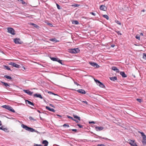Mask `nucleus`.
Returning a JSON list of instances; mask_svg holds the SVG:
<instances>
[{
    "label": "nucleus",
    "mask_w": 146,
    "mask_h": 146,
    "mask_svg": "<svg viewBox=\"0 0 146 146\" xmlns=\"http://www.w3.org/2000/svg\"><path fill=\"white\" fill-rule=\"evenodd\" d=\"M21 127L24 129H25L26 130L30 131L31 132H37V131L33 129V128L27 126L22 124L21 125Z\"/></svg>",
    "instance_id": "1"
},
{
    "label": "nucleus",
    "mask_w": 146,
    "mask_h": 146,
    "mask_svg": "<svg viewBox=\"0 0 146 146\" xmlns=\"http://www.w3.org/2000/svg\"><path fill=\"white\" fill-rule=\"evenodd\" d=\"M2 107L3 108L13 112L15 113V111L14 109H13V108L9 106L4 105L2 106Z\"/></svg>",
    "instance_id": "2"
},
{
    "label": "nucleus",
    "mask_w": 146,
    "mask_h": 146,
    "mask_svg": "<svg viewBox=\"0 0 146 146\" xmlns=\"http://www.w3.org/2000/svg\"><path fill=\"white\" fill-rule=\"evenodd\" d=\"M79 50L78 48L71 49L69 50V52L71 53H76L79 52Z\"/></svg>",
    "instance_id": "3"
},
{
    "label": "nucleus",
    "mask_w": 146,
    "mask_h": 146,
    "mask_svg": "<svg viewBox=\"0 0 146 146\" xmlns=\"http://www.w3.org/2000/svg\"><path fill=\"white\" fill-rule=\"evenodd\" d=\"M128 143L131 146H138L134 140H128Z\"/></svg>",
    "instance_id": "4"
},
{
    "label": "nucleus",
    "mask_w": 146,
    "mask_h": 146,
    "mask_svg": "<svg viewBox=\"0 0 146 146\" xmlns=\"http://www.w3.org/2000/svg\"><path fill=\"white\" fill-rule=\"evenodd\" d=\"M7 29V32L8 33L13 35H15V31L13 28L11 27H8Z\"/></svg>",
    "instance_id": "5"
},
{
    "label": "nucleus",
    "mask_w": 146,
    "mask_h": 146,
    "mask_svg": "<svg viewBox=\"0 0 146 146\" xmlns=\"http://www.w3.org/2000/svg\"><path fill=\"white\" fill-rule=\"evenodd\" d=\"M9 64L12 66L14 67H16L17 68H19L20 67V66L19 65L13 62H10L9 63Z\"/></svg>",
    "instance_id": "6"
},
{
    "label": "nucleus",
    "mask_w": 146,
    "mask_h": 146,
    "mask_svg": "<svg viewBox=\"0 0 146 146\" xmlns=\"http://www.w3.org/2000/svg\"><path fill=\"white\" fill-rule=\"evenodd\" d=\"M90 64L92 66L96 67L97 68L99 67V66L96 63L94 62H90Z\"/></svg>",
    "instance_id": "7"
},
{
    "label": "nucleus",
    "mask_w": 146,
    "mask_h": 146,
    "mask_svg": "<svg viewBox=\"0 0 146 146\" xmlns=\"http://www.w3.org/2000/svg\"><path fill=\"white\" fill-rule=\"evenodd\" d=\"M77 91L78 93L82 94H84L86 93V92L83 89H79L77 90Z\"/></svg>",
    "instance_id": "8"
},
{
    "label": "nucleus",
    "mask_w": 146,
    "mask_h": 146,
    "mask_svg": "<svg viewBox=\"0 0 146 146\" xmlns=\"http://www.w3.org/2000/svg\"><path fill=\"white\" fill-rule=\"evenodd\" d=\"M14 42L16 44H21V42L20 41V39L19 38H16L14 40Z\"/></svg>",
    "instance_id": "9"
},
{
    "label": "nucleus",
    "mask_w": 146,
    "mask_h": 146,
    "mask_svg": "<svg viewBox=\"0 0 146 146\" xmlns=\"http://www.w3.org/2000/svg\"><path fill=\"white\" fill-rule=\"evenodd\" d=\"M100 9L101 10L104 11H106L107 9V7L104 5H101Z\"/></svg>",
    "instance_id": "10"
},
{
    "label": "nucleus",
    "mask_w": 146,
    "mask_h": 146,
    "mask_svg": "<svg viewBox=\"0 0 146 146\" xmlns=\"http://www.w3.org/2000/svg\"><path fill=\"white\" fill-rule=\"evenodd\" d=\"M23 91L25 93H26L30 95H32L33 94V92H31L29 90H23Z\"/></svg>",
    "instance_id": "11"
},
{
    "label": "nucleus",
    "mask_w": 146,
    "mask_h": 146,
    "mask_svg": "<svg viewBox=\"0 0 146 146\" xmlns=\"http://www.w3.org/2000/svg\"><path fill=\"white\" fill-rule=\"evenodd\" d=\"M95 128L96 130L98 131L102 130L104 128L102 127H96Z\"/></svg>",
    "instance_id": "12"
},
{
    "label": "nucleus",
    "mask_w": 146,
    "mask_h": 146,
    "mask_svg": "<svg viewBox=\"0 0 146 146\" xmlns=\"http://www.w3.org/2000/svg\"><path fill=\"white\" fill-rule=\"evenodd\" d=\"M34 96L36 97L42 99L43 98L40 94H36L34 95Z\"/></svg>",
    "instance_id": "13"
},
{
    "label": "nucleus",
    "mask_w": 146,
    "mask_h": 146,
    "mask_svg": "<svg viewBox=\"0 0 146 146\" xmlns=\"http://www.w3.org/2000/svg\"><path fill=\"white\" fill-rule=\"evenodd\" d=\"M46 108L47 110L53 112H55V110L53 109L50 108L48 106H46Z\"/></svg>",
    "instance_id": "14"
},
{
    "label": "nucleus",
    "mask_w": 146,
    "mask_h": 146,
    "mask_svg": "<svg viewBox=\"0 0 146 146\" xmlns=\"http://www.w3.org/2000/svg\"><path fill=\"white\" fill-rule=\"evenodd\" d=\"M111 69L112 70L116 71V72H119V70L115 66L112 67Z\"/></svg>",
    "instance_id": "15"
},
{
    "label": "nucleus",
    "mask_w": 146,
    "mask_h": 146,
    "mask_svg": "<svg viewBox=\"0 0 146 146\" xmlns=\"http://www.w3.org/2000/svg\"><path fill=\"white\" fill-rule=\"evenodd\" d=\"M42 143L44 144V146H47L48 145V143L46 140H44L42 142Z\"/></svg>",
    "instance_id": "16"
},
{
    "label": "nucleus",
    "mask_w": 146,
    "mask_h": 146,
    "mask_svg": "<svg viewBox=\"0 0 146 146\" xmlns=\"http://www.w3.org/2000/svg\"><path fill=\"white\" fill-rule=\"evenodd\" d=\"M25 102L27 104H30V105H31L33 106H34V104L33 103L29 101L28 100H26Z\"/></svg>",
    "instance_id": "17"
},
{
    "label": "nucleus",
    "mask_w": 146,
    "mask_h": 146,
    "mask_svg": "<svg viewBox=\"0 0 146 146\" xmlns=\"http://www.w3.org/2000/svg\"><path fill=\"white\" fill-rule=\"evenodd\" d=\"M120 74L123 77H127V76L123 72H120Z\"/></svg>",
    "instance_id": "18"
},
{
    "label": "nucleus",
    "mask_w": 146,
    "mask_h": 146,
    "mask_svg": "<svg viewBox=\"0 0 146 146\" xmlns=\"http://www.w3.org/2000/svg\"><path fill=\"white\" fill-rule=\"evenodd\" d=\"M50 41H52V42H58L59 41L57 40H56L55 39V38H52V39H50Z\"/></svg>",
    "instance_id": "19"
},
{
    "label": "nucleus",
    "mask_w": 146,
    "mask_h": 146,
    "mask_svg": "<svg viewBox=\"0 0 146 146\" xmlns=\"http://www.w3.org/2000/svg\"><path fill=\"white\" fill-rule=\"evenodd\" d=\"M0 129H1L5 132L7 131L8 130V129L7 128H4L3 127V126H2V127H0Z\"/></svg>",
    "instance_id": "20"
},
{
    "label": "nucleus",
    "mask_w": 146,
    "mask_h": 146,
    "mask_svg": "<svg viewBox=\"0 0 146 146\" xmlns=\"http://www.w3.org/2000/svg\"><path fill=\"white\" fill-rule=\"evenodd\" d=\"M110 79L111 80L114 81L117 79V78L116 77H110Z\"/></svg>",
    "instance_id": "21"
},
{
    "label": "nucleus",
    "mask_w": 146,
    "mask_h": 146,
    "mask_svg": "<svg viewBox=\"0 0 146 146\" xmlns=\"http://www.w3.org/2000/svg\"><path fill=\"white\" fill-rule=\"evenodd\" d=\"M50 58L51 60L53 61H58V58H55L54 57H52Z\"/></svg>",
    "instance_id": "22"
},
{
    "label": "nucleus",
    "mask_w": 146,
    "mask_h": 146,
    "mask_svg": "<svg viewBox=\"0 0 146 146\" xmlns=\"http://www.w3.org/2000/svg\"><path fill=\"white\" fill-rule=\"evenodd\" d=\"M73 116L75 118L78 119L79 121L80 120V117H78L75 115H73Z\"/></svg>",
    "instance_id": "23"
},
{
    "label": "nucleus",
    "mask_w": 146,
    "mask_h": 146,
    "mask_svg": "<svg viewBox=\"0 0 146 146\" xmlns=\"http://www.w3.org/2000/svg\"><path fill=\"white\" fill-rule=\"evenodd\" d=\"M2 83L4 85L5 87H7V86H9V85L7 83H6L4 82H2Z\"/></svg>",
    "instance_id": "24"
},
{
    "label": "nucleus",
    "mask_w": 146,
    "mask_h": 146,
    "mask_svg": "<svg viewBox=\"0 0 146 146\" xmlns=\"http://www.w3.org/2000/svg\"><path fill=\"white\" fill-rule=\"evenodd\" d=\"M102 16L103 17L106 18L107 20H108L109 19V17L107 15H103Z\"/></svg>",
    "instance_id": "25"
},
{
    "label": "nucleus",
    "mask_w": 146,
    "mask_h": 146,
    "mask_svg": "<svg viewBox=\"0 0 146 146\" xmlns=\"http://www.w3.org/2000/svg\"><path fill=\"white\" fill-rule=\"evenodd\" d=\"M99 86L101 88H104L105 87L104 85L101 82L100 84L99 85Z\"/></svg>",
    "instance_id": "26"
},
{
    "label": "nucleus",
    "mask_w": 146,
    "mask_h": 146,
    "mask_svg": "<svg viewBox=\"0 0 146 146\" xmlns=\"http://www.w3.org/2000/svg\"><path fill=\"white\" fill-rule=\"evenodd\" d=\"M94 80L98 85H99L100 83H101V82L98 80L94 79Z\"/></svg>",
    "instance_id": "27"
},
{
    "label": "nucleus",
    "mask_w": 146,
    "mask_h": 146,
    "mask_svg": "<svg viewBox=\"0 0 146 146\" xmlns=\"http://www.w3.org/2000/svg\"><path fill=\"white\" fill-rule=\"evenodd\" d=\"M4 77H5V78H7V79H9L10 80H11L12 79L11 77L9 76L5 75V76H4Z\"/></svg>",
    "instance_id": "28"
},
{
    "label": "nucleus",
    "mask_w": 146,
    "mask_h": 146,
    "mask_svg": "<svg viewBox=\"0 0 146 146\" xmlns=\"http://www.w3.org/2000/svg\"><path fill=\"white\" fill-rule=\"evenodd\" d=\"M31 25H33L34 27L36 28H37L38 27H39V26H38L37 25H36V24H34L33 23H31Z\"/></svg>",
    "instance_id": "29"
},
{
    "label": "nucleus",
    "mask_w": 146,
    "mask_h": 146,
    "mask_svg": "<svg viewBox=\"0 0 146 146\" xmlns=\"http://www.w3.org/2000/svg\"><path fill=\"white\" fill-rule=\"evenodd\" d=\"M72 23L77 25L79 23L77 21H72Z\"/></svg>",
    "instance_id": "30"
},
{
    "label": "nucleus",
    "mask_w": 146,
    "mask_h": 146,
    "mask_svg": "<svg viewBox=\"0 0 146 146\" xmlns=\"http://www.w3.org/2000/svg\"><path fill=\"white\" fill-rule=\"evenodd\" d=\"M142 142L143 145H146V139H143Z\"/></svg>",
    "instance_id": "31"
},
{
    "label": "nucleus",
    "mask_w": 146,
    "mask_h": 146,
    "mask_svg": "<svg viewBox=\"0 0 146 146\" xmlns=\"http://www.w3.org/2000/svg\"><path fill=\"white\" fill-rule=\"evenodd\" d=\"M29 119L31 120H33V121H35L36 120L34 119L31 116H30L29 117Z\"/></svg>",
    "instance_id": "32"
},
{
    "label": "nucleus",
    "mask_w": 146,
    "mask_h": 146,
    "mask_svg": "<svg viewBox=\"0 0 146 146\" xmlns=\"http://www.w3.org/2000/svg\"><path fill=\"white\" fill-rule=\"evenodd\" d=\"M115 22L117 23L118 24L120 25H121V23L120 22H119L118 21V20H115Z\"/></svg>",
    "instance_id": "33"
},
{
    "label": "nucleus",
    "mask_w": 146,
    "mask_h": 146,
    "mask_svg": "<svg viewBox=\"0 0 146 146\" xmlns=\"http://www.w3.org/2000/svg\"><path fill=\"white\" fill-rule=\"evenodd\" d=\"M143 58L145 59H146V54L144 53L143 55Z\"/></svg>",
    "instance_id": "34"
},
{
    "label": "nucleus",
    "mask_w": 146,
    "mask_h": 146,
    "mask_svg": "<svg viewBox=\"0 0 146 146\" xmlns=\"http://www.w3.org/2000/svg\"><path fill=\"white\" fill-rule=\"evenodd\" d=\"M4 67L7 70H10V68L8 66H5Z\"/></svg>",
    "instance_id": "35"
},
{
    "label": "nucleus",
    "mask_w": 146,
    "mask_h": 146,
    "mask_svg": "<svg viewBox=\"0 0 146 146\" xmlns=\"http://www.w3.org/2000/svg\"><path fill=\"white\" fill-rule=\"evenodd\" d=\"M56 5L57 6V8L59 9H61V8L60 7V6H59V5H58V4L57 3H56Z\"/></svg>",
    "instance_id": "36"
},
{
    "label": "nucleus",
    "mask_w": 146,
    "mask_h": 146,
    "mask_svg": "<svg viewBox=\"0 0 146 146\" xmlns=\"http://www.w3.org/2000/svg\"><path fill=\"white\" fill-rule=\"evenodd\" d=\"M115 32L117 33L118 35H121V34L119 31H115Z\"/></svg>",
    "instance_id": "37"
},
{
    "label": "nucleus",
    "mask_w": 146,
    "mask_h": 146,
    "mask_svg": "<svg viewBox=\"0 0 146 146\" xmlns=\"http://www.w3.org/2000/svg\"><path fill=\"white\" fill-rule=\"evenodd\" d=\"M57 61L58 62L62 64H63L62 62V60H60L59 58H58V61Z\"/></svg>",
    "instance_id": "38"
},
{
    "label": "nucleus",
    "mask_w": 146,
    "mask_h": 146,
    "mask_svg": "<svg viewBox=\"0 0 146 146\" xmlns=\"http://www.w3.org/2000/svg\"><path fill=\"white\" fill-rule=\"evenodd\" d=\"M34 146H42V145H41L34 143Z\"/></svg>",
    "instance_id": "39"
},
{
    "label": "nucleus",
    "mask_w": 146,
    "mask_h": 146,
    "mask_svg": "<svg viewBox=\"0 0 146 146\" xmlns=\"http://www.w3.org/2000/svg\"><path fill=\"white\" fill-rule=\"evenodd\" d=\"M138 132L141 134V135H142V136H144V135H145L144 133L143 132H140V131H139Z\"/></svg>",
    "instance_id": "40"
},
{
    "label": "nucleus",
    "mask_w": 146,
    "mask_h": 146,
    "mask_svg": "<svg viewBox=\"0 0 146 146\" xmlns=\"http://www.w3.org/2000/svg\"><path fill=\"white\" fill-rule=\"evenodd\" d=\"M82 102H83L84 103H85V104H86V105H88V103L87 102L85 101H82L81 100H80Z\"/></svg>",
    "instance_id": "41"
},
{
    "label": "nucleus",
    "mask_w": 146,
    "mask_h": 146,
    "mask_svg": "<svg viewBox=\"0 0 146 146\" xmlns=\"http://www.w3.org/2000/svg\"><path fill=\"white\" fill-rule=\"evenodd\" d=\"M63 126L64 127H69V125H67L66 124H64L63 125Z\"/></svg>",
    "instance_id": "42"
},
{
    "label": "nucleus",
    "mask_w": 146,
    "mask_h": 146,
    "mask_svg": "<svg viewBox=\"0 0 146 146\" xmlns=\"http://www.w3.org/2000/svg\"><path fill=\"white\" fill-rule=\"evenodd\" d=\"M71 130L72 131H74L75 132H76L77 131V130L76 129H71L69 130Z\"/></svg>",
    "instance_id": "43"
},
{
    "label": "nucleus",
    "mask_w": 146,
    "mask_h": 146,
    "mask_svg": "<svg viewBox=\"0 0 146 146\" xmlns=\"http://www.w3.org/2000/svg\"><path fill=\"white\" fill-rule=\"evenodd\" d=\"M99 137L100 138H102V139H106V140H108V139L107 138H106L102 137H100V136H99Z\"/></svg>",
    "instance_id": "44"
},
{
    "label": "nucleus",
    "mask_w": 146,
    "mask_h": 146,
    "mask_svg": "<svg viewBox=\"0 0 146 146\" xmlns=\"http://www.w3.org/2000/svg\"><path fill=\"white\" fill-rule=\"evenodd\" d=\"M90 13L94 16H95L96 15V14L95 13L92 12H90Z\"/></svg>",
    "instance_id": "45"
},
{
    "label": "nucleus",
    "mask_w": 146,
    "mask_h": 146,
    "mask_svg": "<svg viewBox=\"0 0 146 146\" xmlns=\"http://www.w3.org/2000/svg\"><path fill=\"white\" fill-rule=\"evenodd\" d=\"M143 139H145L146 138V136L145 135L142 136Z\"/></svg>",
    "instance_id": "46"
},
{
    "label": "nucleus",
    "mask_w": 146,
    "mask_h": 146,
    "mask_svg": "<svg viewBox=\"0 0 146 146\" xmlns=\"http://www.w3.org/2000/svg\"><path fill=\"white\" fill-rule=\"evenodd\" d=\"M77 125L80 128H82V127H83V126L81 125H80V124H77Z\"/></svg>",
    "instance_id": "47"
},
{
    "label": "nucleus",
    "mask_w": 146,
    "mask_h": 146,
    "mask_svg": "<svg viewBox=\"0 0 146 146\" xmlns=\"http://www.w3.org/2000/svg\"><path fill=\"white\" fill-rule=\"evenodd\" d=\"M97 146H105V145L104 144H98Z\"/></svg>",
    "instance_id": "48"
},
{
    "label": "nucleus",
    "mask_w": 146,
    "mask_h": 146,
    "mask_svg": "<svg viewBox=\"0 0 146 146\" xmlns=\"http://www.w3.org/2000/svg\"><path fill=\"white\" fill-rule=\"evenodd\" d=\"M136 38L137 39L139 40L140 39V36H138L137 35L136 36Z\"/></svg>",
    "instance_id": "49"
},
{
    "label": "nucleus",
    "mask_w": 146,
    "mask_h": 146,
    "mask_svg": "<svg viewBox=\"0 0 146 146\" xmlns=\"http://www.w3.org/2000/svg\"><path fill=\"white\" fill-rule=\"evenodd\" d=\"M18 1H20L22 3H25L24 1L23 0H18Z\"/></svg>",
    "instance_id": "50"
},
{
    "label": "nucleus",
    "mask_w": 146,
    "mask_h": 146,
    "mask_svg": "<svg viewBox=\"0 0 146 146\" xmlns=\"http://www.w3.org/2000/svg\"><path fill=\"white\" fill-rule=\"evenodd\" d=\"M68 117L69 118L71 119H72L73 120H74V119H73V118L71 116H68Z\"/></svg>",
    "instance_id": "51"
},
{
    "label": "nucleus",
    "mask_w": 146,
    "mask_h": 146,
    "mask_svg": "<svg viewBox=\"0 0 146 146\" xmlns=\"http://www.w3.org/2000/svg\"><path fill=\"white\" fill-rule=\"evenodd\" d=\"M137 100L140 102L141 101V100L139 99H137Z\"/></svg>",
    "instance_id": "52"
},
{
    "label": "nucleus",
    "mask_w": 146,
    "mask_h": 146,
    "mask_svg": "<svg viewBox=\"0 0 146 146\" xmlns=\"http://www.w3.org/2000/svg\"><path fill=\"white\" fill-rule=\"evenodd\" d=\"M89 123H95V122H94V121H91V122H89Z\"/></svg>",
    "instance_id": "53"
},
{
    "label": "nucleus",
    "mask_w": 146,
    "mask_h": 146,
    "mask_svg": "<svg viewBox=\"0 0 146 146\" xmlns=\"http://www.w3.org/2000/svg\"><path fill=\"white\" fill-rule=\"evenodd\" d=\"M73 120L75 121H76V123H78V121L76 119H74Z\"/></svg>",
    "instance_id": "54"
},
{
    "label": "nucleus",
    "mask_w": 146,
    "mask_h": 146,
    "mask_svg": "<svg viewBox=\"0 0 146 146\" xmlns=\"http://www.w3.org/2000/svg\"><path fill=\"white\" fill-rule=\"evenodd\" d=\"M74 83L76 84L77 86H78V85H79V84H78L77 82H74Z\"/></svg>",
    "instance_id": "55"
},
{
    "label": "nucleus",
    "mask_w": 146,
    "mask_h": 146,
    "mask_svg": "<svg viewBox=\"0 0 146 146\" xmlns=\"http://www.w3.org/2000/svg\"><path fill=\"white\" fill-rule=\"evenodd\" d=\"M2 125V124L1 121H0V126H1Z\"/></svg>",
    "instance_id": "56"
},
{
    "label": "nucleus",
    "mask_w": 146,
    "mask_h": 146,
    "mask_svg": "<svg viewBox=\"0 0 146 146\" xmlns=\"http://www.w3.org/2000/svg\"><path fill=\"white\" fill-rule=\"evenodd\" d=\"M111 47H113L114 46H115V45H111Z\"/></svg>",
    "instance_id": "57"
},
{
    "label": "nucleus",
    "mask_w": 146,
    "mask_h": 146,
    "mask_svg": "<svg viewBox=\"0 0 146 146\" xmlns=\"http://www.w3.org/2000/svg\"><path fill=\"white\" fill-rule=\"evenodd\" d=\"M49 93H52V94H54V95H56V94H53L52 92H49Z\"/></svg>",
    "instance_id": "58"
},
{
    "label": "nucleus",
    "mask_w": 146,
    "mask_h": 146,
    "mask_svg": "<svg viewBox=\"0 0 146 146\" xmlns=\"http://www.w3.org/2000/svg\"><path fill=\"white\" fill-rule=\"evenodd\" d=\"M140 35H141L143 36V33H141L140 34Z\"/></svg>",
    "instance_id": "59"
},
{
    "label": "nucleus",
    "mask_w": 146,
    "mask_h": 146,
    "mask_svg": "<svg viewBox=\"0 0 146 146\" xmlns=\"http://www.w3.org/2000/svg\"><path fill=\"white\" fill-rule=\"evenodd\" d=\"M50 106H51L52 107H53V105L52 104H50Z\"/></svg>",
    "instance_id": "60"
},
{
    "label": "nucleus",
    "mask_w": 146,
    "mask_h": 146,
    "mask_svg": "<svg viewBox=\"0 0 146 146\" xmlns=\"http://www.w3.org/2000/svg\"><path fill=\"white\" fill-rule=\"evenodd\" d=\"M145 10L144 9H143V10H142L141 11L143 12H145Z\"/></svg>",
    "instance_id": "61"
},
{
    "label": "nucleus",
    "mask_w": 146,
    "mask_h": 146,
    "mask_svg": "<svg viewBox=\"0 0 146 146\" xmlns=\"http://www.w3.org/2000/svg\"><path fill=\"white\" fill-rule=\"evenodd\" d=\"M37 111H38V112L39 113H41V112H40V111L39 110H37Z\"/></svg>",
    "instance_id": "62"
},
{
    "label": "nucleus",
    "mask_w": 146,
    "mask_h": 146,
    "mask_svg": "<svg viewBox=\"0 0 146 146\" xmlns=\"http://www.w3.org/2000/svg\"><path fill=\"white\" fill-rule=\"evenodd\" d=\"M58 116H60V115H58Z\"/></svg>",
    "instance_id": "63"
},
{
    "label": "nucleus",
    "mask_w": 146,
    "mask_h": 146,
    "mask_svg": "<svg viewBox=\"0 0 146 146\" xmlns=\"http://www.w3.org/2000/svg\"><path fill=\"white\" fill-rule=\"evenodd\" d=\"M32 108V109H34V108Z\"/></svg>",
    "instance_id": "64"
}]
</instances>
